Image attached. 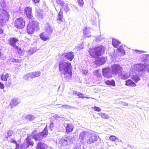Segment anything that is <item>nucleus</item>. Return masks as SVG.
<instances>
[{
  "mask_svg": "<svg viewBox=\"0 0 149 149\" xmlns=\"http://www.w3.org/2000/svg\"><path fill=\"white\" fill-rule=\"evenodd\" d=\"M36 15L40 19H42L43 17V13L42 10H41L38 7L35 8Z\"/></svg>",
  "mask_w": 149,
  "mask_h": 149,
  "instance_id": "14",
  "label": "nucleus"
},
{
  "mask_svg": "<svg viewBox=\"0 0 149 149\" xmlns=\"http://www.w3.org/2000/svg\"><path fill=\"white\" fill-rule=\"evenodd\" d=\"M83 48V46L82 45H79L77 46V48L79 49H82Z\"/></svg>",
  "mask_w": 149,
  "mask_h": 149,
  "instance_id": "54",
  "label": "nucleus"
},
{
  "mask_svg": "<svg viewBox=\"0 0 149 149\" xmlns=\"http://www.w3.org/2000/svg\"><path fill=\"white\" fill-rule=\"evenodd\" d=\"M3 33V30L0 28V34H2Z\"/></svg>",
  "mask_w": 149,
  "mask_h": 149,
  "instance_id": "64",
  "label": "nucleus"
},
{
  "mask_svg": "<svg viewBox=\"0 0 149 149\" xmlns=\"http://www.w3.org/2000/svg\"><path fill=\"white\" fill-rule=\"evenodd\" d=\"M38 22L33 19H30L27 28V32L29 34H32L37 29Z\"/></svg>",
  "mask_w": 149,
  "mask_h": 149,
  "instance_id": "4",
  "label": "nucleus"
},
{
  "mask_svg": "<svg viewBox=\"0 0 149 149\" xmlns=\"http://www.w3.org/2000/svg\"><path fill=\"white\" fill-rule=\"evenodd\" d=\"M132 79L136 83H137L140 80L139 77L137 76H134L132 77Z\"/></svg>",
  "mask_w": 149,
  "mask_h": 149,
  "instance_id": "41",
  "label": "nucleus"
},
{
  "mask_svg": "<svg viewBox=\"0 0 149 149\" xmlns=\"http://www.w3.org/2000/svg\"><path fill=\"white\" fill-rule=\"evenodd\" d=\"M25 118L26 120H28L29 121H31L35 118V117L32 115H27L26 116H25Z\"/></svg>",
  "mask_w": 149,
  "mask_h": 149,
  "instance_id": "32",
  "label": "nucleus"
},
{
  "mask_svg": "<svg viewBox=\"0 0 149 149\" xmlns=\"http://www.w3.org/2000/svg\"><path fill=\"white\" fill-rule=\"evenodd\" d=\"M92 108L93 109H94L95 111L98 112L101 111V110L100 108L95 106L93 107Z\"/></svg>",
  "mask_w": 149,
  "mask_h": 149,
  "instance_id": "49",
  "label": "nucleus"
},
{
  "mask_svg": "<svg viewBox=\"0 0 149 149\" xmlns=\"http://www.w3.org/2000/svg\"><path fill=\"white\" fill-rule=\"evenodd\" d=\"M31 8L27 7L24 9V11L27 17L30 19H32L33 16L32 13Z\"/></svg>",
  "mask_w": 149,
  "mask_h": 149,
  "instance_id": "11",
  "label": "nucleus"
},
{
  "mask_svg": "<svg viewBox=\"0 0 149 149\" xmlns=\"http://www.w3.org/2000/svg\"><path fill=\"white\" fill-rule=\"evenodd\" d=\"M64 19L63 17V12L61 11L58 13L57 21L58 24L64 22Z\"/></svg>",
  "mask_w": 149,
  "mask_h": 149,
  "instance_id": "18",
  "label": "nucleus"
},
{
  "mask_svg": "<svg viewBox=\"0 0 149 149\" xmlns=\"http://www.w3.org/2000/svg\"><path fill=\"white\" fill-rule=\"evenodd\" d=\"M122 77L121 78L123 79H126L127 78V76L125 74L124 76L122 75Z\"/></svg>",
  "mask_w": 149,
  "mask_h": 149,
  "instance_id": "61",
  "label": "nucleus"
},
{
  "mask_svg": "<svg viewBox=\"0 0 149 149\" xmlns=\"http://www.w3.org/2000/svg\"><path fill=\"white\" fill-rule=\"evenodd\" d=\"M9 77V74L7 73H6L5 75H2L1 77V79L2 80L6 81Z\"/></svg>",
  "mask_w": 149,
  "mask_h": 149,
  "instance_id": "36",
  "label": "nucleus"
},
{
  "mask_svg": "<svg viewBox=\"0 0 149 149\" xmlns=\"http://www.w3.org/2000/svg\"><path fill=\"white\" fill-rule=\"evenodd\" d=\"M112 44L113 46L116 48L118 47L120 44V42L115 39H112Z\"/></svg>",
  "mask_w": 149,
  "mask_h": 149,
  "instance_id": "27",
  "label": "nucleus"
},
{
  "mask_svg": "<svg viewBox=\"0 0 149 149\" xmlns=\"http://www.w3.org/2000/svg\"><path fill=\"white\" fill-rule=\"evenodd\" d=\"M105 82L106 84L109 85H111L112 86H115V82L113 80L111 81L107 80Z\"/></svg>",
  "mask_w": 149,
  "mask_h": 149,
  "instance_id": "33",
  "label": "nucleus"
},
{
  "mask_svg": "<svg viewBox=\"0 0 149 149\" xmlns=\"http://www.w3.org/2000/svg\"><path fill=\"white\" fill-rule=\"evenodd\" d=\"M29 73L30 74L29 75V76H30V78L32 79L34 78L32 72H30Z\"/></svg>",
  "mask_w": 149,
  "mask_h": 149,
  "instance_id": "58",
  "label": "nucleus"
},
{
  "mask_svg": "<svg viewBox=\"0 0 149 149\" xmlns=\"http://www.w3.org/2000/svg\"><path fill=\"white\" fill-rule=\"evenodd\" d=\"M106 61V59L104 57H102L100 58H99L97 60L96 63L97 66H99L100 65H102L105 63Z\"/></svg>",
  "mask_w": 149,
  "mask_h": 149,
  "instance_id": "17",
  "label": "nucleus"
},
{
  "mask_svg": "<svg viewBox=\"0 0 149 149\" xmlns=\"http://www.w3.org/2000/svg\"><path fill=\"white\" fill-rule=\"evenodd\" d=\"M102 71L103 75L104 77L109 78L111 77L112 76L111 71L109 67L103 69Z\"/></svg>",
  "mask_w": 149,
  "mask_h": 149,
  "instance_id": "9",
  "label": "nucleus"
},
{
  "mask_svg": "<svg viewBox=\"0 0 149 149\" xmlns=\"http://www.w3.org/2000/svg\"><path fill=\"white\" fill-rule=\"evenodd\" d=\"M82 72L84 74H86L87 73V70H83Z\"/></svg>",
  "mask_w": 149,
  "mask_h": 149,
  "instance_id": "60",
  "label": "nucleus"
},
{
  "mask_svg": "<svg viewBox=\"0 0 149 149\" xmlns=\"http://www.w3.org/2000/svg\"><path fill=\"white\" fill-rule=\"evenodd\" d=\"M109 139L112 141H114L115 140H118V138L114 136H110Z\"/></svg>",
  "mask_w": 149,
  "mask_h": 149,
  "instance_id": "46",
  "label": "nucleus"
},
{
  "mask_svg": "<svg viewBox=\"0 0 149 149\" xmlns=\"http://www.w3.org/2000/svg\"><path fill=\"white\" fill-rule=\"evenodd\" d=\"M77 1L79 6L81 7H82L84 4L83 0H77Z\"/></svg>",
  "mask_w": 149,
  "mask_h": 149,
  "instance_id": "47",
  "label": "nucleus"
},
{
  "mask_svg": "<svg viewBox=\"0 0 149 149\" xmlns=\"http://www.w3.org/2000/svg\"><path fill=\"white\" fill-rule=\"evenodd\" d=\"M59 69L63 81H68L71 78L72 74V66L69 62H59Z\"/></svg>",
  "mask_w": 149,
  "mask_h": 149,
  "instance_id": "1",
  "label": "nucleus"
},
{
  "mask_svg": "<svg viewBox=\"0 0 149 149\" xmlns=\"http://www.w3.org/2000/svg\"><path fill=\"white\" fill-rule=\"evenodd\" d=\"M68 4L65 3L64 5L62 6L63 8L64 9V11L66 13L68 12V11L70 10V9L68 6Z\"/></svg>",
  "mask_w": 149,
  "mask_h": 149,
  "instance_id": "34",
  "label": "nucleus"
},
{
  "mask_svg": "<svg viewBox=\"0 0 149 149\" xmlns=\"http://www.w3.org/2000/svg\"><path fill=\"white\" fill-rule=\"evenodd\" d=\"M111 69L113 73L115 75L120 74L122 72V67L118 64H114L111 66Z\"/></svg>",
  "mask_w": 149,
  "mask_h": 149,
  "instance_id": "6",
  "label": "nucleus"
},
{
  "mask_svg": "<svg viewBox=\"0 0 149 149\" xmlns=\"http://www.w3.org/2000/svg\"><path fill=\"white\" fill-rule=\"evenodd\" d=\"M97 140V137L93 133H89L88 135V139L87 142L88 144H91L93 143Z\"/></svg>",
  "mask_w": 149,
  "mask_h": 149,
  "instance_id": "8",
  "label": "nucleus"
},
{
  "mask_svg": "<svg viewBox=\"0 0 149 149\" xmlns=\"http://www.w3.org/2000/svg\"><path fill=\"white\" fill-rule=\"evenodd\" d=\"M121 104L123 106H127L128 104L127 103L125 102H121Z\"/></svg>",
  "mask_w": 149,
  "mask_h": 149,
  "instance_id": "55",
  "label": "nucleus"
},
{
  "mask_svg": "<svg viewBox=\"0 0 149 149\" xmlns=\"http://www.w3.org/2000/svg\"><path fill=\"white\" fill-rule=\"evenodd\" d=\"M73 10H76L77 11H78V9L77 8L76 6H74V8H73Z\"/></svg>",
  "mask_w": 149,
  "mask_h": 149,
  "instance_id": "62",
  "label": "nucleus"
},
{
  "mask_svg": "<svg viewBox=\"0 0 149 149\" xmlns=\"http://www.w3.org/2000/svg\"><path fill=\"white\" fill-rule=\"evenodd\" d=\"M46 35L45 33L43 32L40 33V38L44 41H46L49 38L48 36Z\"/></svg>",
  "mask_w": 149,
  "mask_h": 149,
  "instance_id": "23",
  "label": "nucleus"
},
{
  "mask_svg": "<svg viewBox=\"0 0 149 149\" xmlns=\"http://www.w3.org/2000/svg\"><path fill=\"white\" fill-rule=\"evenodd\" d=\"M89 133L87 131H85L83 132L80 133L79 136V139L82 140H84L86 138V136H88Z\"/></svg>",
  "mask_w": 149,
  "mask_h": 149,
  "instance_id": "20",
  "label": "nucleus"
},
{
  "mask_svg": "<svg viewBox=\"0 0 149 149\" xmlns=\"http://www.w3.org/2000/svg\"><path fill=\"white\" fill-rule=\"evenodd\" d=\"M123 47L120 45V47L117 49L118 52H120L123 55L125 54V52L123 49Z\"/></svg>",
  "mask_w": 149,
  "mask_h": 149,
  "instance_id": "35",
  "label": "nucleus"
},
{
  "mask_svg": "<svg viewBox=\"0 0 149 149\" xmlns=\"http://www.w3.org/2000/svg\"><path fill=\"white\" fill-rule=\"evenodd\" d=\"M26 142V148L27 149L28 148L29 146H33L34 144V143L33 141L29 137H27L25 139Z\"/></svg>",
  "mask_w": 149,
  "mask_h": 149,
  "instance_id": "21",
  "label": "nucleus"
},
{
  "mask_svg": "<svg viewBox=\"0 0 149 149\" xmlns=\"http://www.w3.org/2000/svg\"><path fill=\"white\" fill-rule=\"evenodd\" d=\"M76 149H84V146L83 145H78L77 146Z\"/></svg>",
  "mask_w": 149,
  "mask_h": 149,
  "instance_id": "50",
  "label": "nucleus"
},
{
  "mask_svg": "<svg viewBox=\"0 0 149 149\" xmlns=\"http://www.w3.org/2000/svg\"><path fill=\"white\" fill-rule=\"evenodd\" d=\"M133 72L141 76L147 71L149 72V64H138L132 67Z\"/></svg>",
  "mask_w": 149,
  "mask_h": 149,
  "instance_id": "2",
  "label": "nucleus"
},
{
  "mask_svg": "<svg viewBox=\"0 0 149 149\" xmlns=\"http://www.w3.org/2000/svg\"><path fill=\"white\" fill-rule=\"evenodd\" d=\"M7 133L8 136H10L12 135V132L11 130H9L7 132Z\"/></svg>",
  "mask_w": 149,
  "mask_h": 149,
  "instance_id": "53",
  "label": "nucleus"
},
{
  "mask_svg": "<svg viewBox=\"0 0 149 149\" xmlns=\"http://www.w3.org/2000/svg\"><path fill=\"white\" fill-rule=\"evenodd\" d=\"M34 3H36L39 2L40 0H33Z\"/></svg>",
  "mask_w": 149,
  "mask_h": 149,
  "instance_id": "63",
  "label": "nucleus"
},
{
  "mask_svg": "<svg viewBox=\"0 0 149 149\" xmlns=\"http://www.w3.org/2000/svg\"><path fill=\"white\" fill-rule=\"evenodd\" d=\"M32 72L34 78L39 76L41 74V73L40 72Z\"/></svg>",
  "mask_w": 149,
  "mask_h": 149,
  "instance_id": "38",
  "label": "nucleus"
},
{
  "mask_svg": "<svg viewBox=\"0 0 149 149\" xmlns=\"http://www.w3.org/2000/svg\"><path fill=\"white\" fill-rule=\"evenodd\" d=\"M18 41V40L17 38H11L8 41V43L13 47L16 45V43Z\"/></svg>",
  "mask_w": 149,
  "mask_h": 149,
  "instance_id": "15",
  "label": "nucleus"
},
{
  "mask_svg": "<svg viewBox=\"0 0 149 149\" xmlns=\"http://www.w3.org/2000/svg\"><path fill=\"white\" fill-rule=\"evenodd\" d=\"M141 59L142 61L144 62L149 61V55L148 54H143L141 55Z\"/></svg>",
  "mask_w": 149,
  "mask_h": 149,
  "instance_id": "24",
  "label": "nucleus"
},
{
  "mask_svg": "<svg viewBox=\"0 0 149 149\" xmlns=\"http://www.w3.org/2000/svg\"><path fill=\"white\" fill-rule=\"evenodd\" d=\"M56 2L58 4H60L62 6L65 4L64 2L62 0H56Z\"/></svg>",
  "mask_w": 149,
  "mask_h": 149,
  "instance_id": "44",
  "label": "nucleus"
},
{
  "mask_svg": "<svg viewBox=\"0 0 149 149\" xmlns=\"http://www.w3.org/2000/svg\"><path fill=\"white\" fill-rule=\"evenodd\" d=\"M10 142L11 143H15L16 147L15 149H18L19 147L18 146V144L17 143L16 141L15 140H14L13 139H12L10 140Z\"/></svg>",
  "mask_w": 149,
  "mask_h": 149,
  "instance_id": "42",
  "label": "nucleus"
},
{
  "mask_svg": "<svg viewBox=\"0 0 149 149\" xmlns=\"http://www.w3.org/2000/svg\"><path fill=\"white\" fill-rule=\"evenodd\" d=\"M20 103L19 101L17 98H14L10 102V106L11 108H13Z\"/></svg>",
  "mask_w": 149,
  "mask_h": 149,
  "instance_id": "19",
  "label": "nucleus"
},
{
  "mask_svg": "<svg viewBox=\"0 0 149 149\" xmlns=\"http://www.w3.org/2000/svg\"><path fill=\"white\" fill-rule=\"evenodd\" d=\"M48 146L46 144L40 142L38 143L36 146L37 149H47Z\"/></svg>",
  "mask_w": 149,
  "mask_h": 149,
  "instance_id": "16",
  "label": "nucleus"
},
{
  "mask_svg": "<svg viewBox=\"0 0 149 149\" xmlns=\"http://www.w3.org/2000/svg\"><path fill=\"white\" fill-rule=\"evenodd\" d=\"M104 47L102 45H100L90 49L89 52L91 56L96 58L97 56L102 55L104 53Z\"/></svg>",
  "mask_w": 149,
  "mask_h": 149,
  "instance_id": "3",
  "label": "nucleus"
},
{
  "mask_svg": "<svg viewBox=\"0 0 149 149\" xmlns=\"http://www.w3.org/2000/svg\"><path fill=\"white\" fill-rule=\"evenodd\" d=\"M4 85L1 82H0V88L2 89L4 88Z\"/></svg>",
  "mask_w": 149,
  "mask_h": 149,
  "instance_id": "57",
  "label": "nucleus"
},
{
  "mask_svg": "<svg viewBox=\"0 0 149 149\" xmlns=\"http://www.w3.org/2000/svg\"><path fill=\"white\" fill-rule=\"evenodd\" d=\"M77 96H78L79 97L84 98V94L80 92H78L77 94Z\"/></svg>",
  "mask_w": 149,
  "mask_h": 149,
  "instance_id": "52",
  "label": "nucleus"
},
{
  "mask_svg": "<svg viewBox=\"0 0 149 149\" xmlns=\"http://www.w3.org/2000/svg\"><path fill=\"white\" fill-rule=\"evenodd\" d=\"M13 49L14 50L15 52L19 54H21L22 52V49L19 48L17 45H16L13 47Z\"/></svg>",
  "mask_w": 149,
  "mask_h": 149,
  "instance_id": "29",
  "label": "nucleus"
},
{
  "mask_svg": "<svg viewBox=\"0 0 149 149\" xmlns=\"http://www.w3.org/2000/svg\"><path fill=\"white\" fill-rule=\"evenodd\" d=\"M91 29L90 28H85V29L83 30V33L84 35L87 37H90L91 35H90L91 31L90 30Z\"/></svg>",
  "mask_w": 149,
  "mask_h": 149,
  "instance_id": "22",
  "label": "nucleus"
},
{
  "mask_svg": "<svg viewBox=\"0 0 149 149\" xmlns=\"http://www.w3.org/2000/svg\"><path fill=\"white\" fill-rule=\"evenodd\" d=\"M32 136L33 138L36 141H41L42 139V137H40L39 133L33 134Z\"/></svg>",
  "mask_w": 149,
  "mask_h": 149,
  "instance_id": "28",
  "label": "nucleus"
},
{
  "mask_svg": "<svg viewBox=\"0 0 149 149\" xmlns=\"http://www.w3.org/2000/svg\"><path fill=\"white\" fill-rule=\"evenodd\" d=\"M64 57L68 60L71 61L72 60L74 57V55L73 52H70L68 53H66L65 55H63L61 56V58Z\"/></svg>",
  "mask_w": 149,
  "mask_h": 149,
  "instance_id": "13",
  "label": "nucleus"
},
{
  "mask_svg": "<svg viewBox=\"0 0 149 149\" xmlns=\"http://www.w3.org/2000/svg\"><path fill=\"white\" fill-rule=\"evenodd\" d=\"M25 25V21L22 17L17 19L15 23V26L18 29H23Z\"/></svg>",
  "mask_w": 149,
  "mask_h": 149,
  "instance_id": "7",
  "label": "nucleus"
},
{
  "mask_svg": "<svg viewBox=\"0 0 149 149\" xmlns=\"http://www.w3.org/2000/svg\"><path fill=\"white\" fill-rule=\"evenodd\" d=\"M9 61L12 62H17L19 63L20 62V61L19 59H16L14 58H10L9 60Z\"/></svg>",
  "mask_w": 149,
  "mask_h": 149,
  "instance_id": "40",
  "label": "nucleus"
},
{
  "mask_svg": "<svg viewBox=\"0 0 149 149\" xmlns=\"http://www.w3.org/2000/svg\"><path fill=\"white\" fill-rule=\"evenodd\" d=\"M66 139L67 140V143H70L72 142V138L70 136H68L67 137H65Z\"/></svg>",
  "mask_w": 149,
  "mask_h": 149,
  "instance_id": "43",
  "label": "nucleus"
},
{
  "mask_svg": "<svg viewBox=\"0 0 149 149\" xmlns=\"http://www.w3.org/2000/svg\"><path fill=\"white\" fill-rule=\"evenodd\" d=\"M99 115L102 118L105 119H108L109 118L107 114L103 113H99Z\"/></svg>",
  "mask_w": 149,
  "mask_h": 149,
  "instance_id": "31",
  "label": "nucleus"
},
{
  "mask_svg": "<svg viewBox=\"0 0 149 149\" xmlns=\"http://www.w3.org/2000/svg\"><path fill=\"white\" fill-rule=\"evenodd\" d=\"M58 105H61V107H63L65 109H70V107L69 106L65 105H62L61 104H58Z\"/></svg>",
  "mask_w": 149,
  "mask_h": 149,
  "instance_id": "48",
  "label": "nucleus"
},
{
  "mask_svg": "<svg viewBox=\"0 0 149 149\" xmlns=\"http://www.w3.org/2000/svg\"><path fill=\"white\" fill-rule=\"evenodd\" d=\"M66 141L67 140L65 137L61 139L59 142L60 144H62L63 146H64L67 144L68 143Z\"/></svg>",
  "mask_w": 149,
  "mask_h": 149,
  "instance_id": "30",
  "label": "nucleus"
},
{
  "mask_svg": "<svg viewBox=\"0 0 149 149\" xmlns=\"http://www.w3.org/2000/svg\"><path fill=\"white\" fill-rule=\"evenodd\" d=\"M64 126H65V125H64L63 124L60 123L58 125L59 131L61 132L63 130Z\"/></svg>",
  "mask_w": 149,
  "mask_h": 149,
  "instance_id": "39",
  "label": "nucleus"
},
{
  "mask_svg": "<svg viewBox=\"0 0 149 149\" xmlns=\"http://www.w3.org/2000/svg\"><path fill=\"white\" fill-rule=\"evenodd\" d=\"M94 75H95L96 76H98V70H96L94 71Z\"/></svg>",
  "mask_w": 149,
  "mask_h": 149,
  "instance_id": "56",
  "label": "nucleus"
},
{
  "mask_svg": "<svg viewBox=\"0 0 149 149\" xmlns=\"http://www.w3.org/2000/svg\"><path fill=\"white\" fill-rule=\"evenodd\" d=\"M0 11L2 12L0 14V25L2 26L8 21L9 18V15L6 10L2 9H0Z\"/></svg>",
  "mask_w": 149,
  "mask_h": 149,
  "instance_id": "5",
  "label": "nucleus"
},
{
  "mask_svg": "<svg viewBox=\"0 0 149 149\" xmlns=\"http://www.w3.org/2000/svg\"><path fill=\"white\" fill-rule=\"evenodd\" d=\"M50 129L51 130H52L54 127V123L53 121H51L49 125Z\"/></svg>",
  "mask_w": 149,
  "mask_h": 149,
  "instance_id": "51",
  "label": "nucleus"
},
{
  "mask_svg": "<svg viewBox=\"0 0 149 149\" xmlns=\"http://www.w3.org/2000/svg\"><path fill=\"white\" fill-rule=\"evenodd\" d=\"M78 93L77 92L73 91L72 92V94L74 95H77V94H78Z\"/></svg>",
  "mask_w": 149,
  "mask_h": 149,
  "instance_id": "59",
  "label": "nucleus"
},
{
  "mask_svg": "<svg viewBox=\"0 0 149 149\" xmlns=\"http://www.w3.org/2000/svg\"><path fill=\"white\" fill-rule=\"evenodd\" d=\"M65 127L66 133L67 134L72 132L74 129L73 125L71 123L65 124Z\"/></svg>",
  "mask_w": 149,
  "mask_h": 149,
  "instance_id": "10",
  "label": "nucleus"
},
{
  "mask_svg": "<svg viewBox=\"0 0 149 149\" xmlns=\"http://www.w3.org/2000/svg\"><path fill=\"white\" fill-rule=\"evenodd\" d=\"M39 133V135H40V137H41L42 139L46 137L48 134V132L47 130L46 127H45L42 132H41Z\"/></svg>",
  "mask_w": 149,
  "mask_h": 149,
  "instance_id": "25",
  "label": "nucleus"
},
{
  "mask_svg": "<svg viewBox=\"0 0 149 149\" xmlns=\"http://www.w3.org/2000/svg\"><path fill=\"white\" fill-rule=\"evenodd\" d=\"M53 31V27L48 23H47L45 26V31L47 33V35H49L52 33Z\"/></svg>",
  "mask_w": 149,
  "mask_h": 149,
  "instance_id": "12",
  "label": "nucleus"
},
{
  "mask_svg": "<svg viewBox=\"0 0 149 149\" xmlns=\"http://www.w3.org/2000/svg\"><path fill=\"white\" fill-rule=\"evenodd\" d=\"M125 85L129 86L135 87L136 86L131 80L128 79L126 81Z\"/></svg>",
  "mask_w": 149,
  "mask_h": 149,
  "instance_id": "26",
  "label": "nucleus"
},
{
  "mask_svg": "<svg viewBox=\"0 0 149 149\" xmlns=\"http://www.w3.org/2000/svg\"><path fill=\"white\" fill-rule=\"evenodd\" d=\"M37 50V49L36 47H33L31 48L29 51V54H33L35 52H36Z\"/></svg>",
  "mask_w": 149,
  "mask_h": 149,
  "instance_id": "37",
  "label": "nucleus"
},
{
  "mask_svg": "<svg viewBox=\"0 0 149 149\" xmlns=\"http://www.w3.org/2000/svg\"><path fill=\"white\" fill-rule=\"evenodd\" d=\"M29 73L26 75H25L23 77V78L25 80H29V78H30V76H29Z\"/></svg>",
  "mask_w": 149,
  "mask_h": 149,
  "instance_id": "45",
  "label": "nucleus"
}]
</instances>
